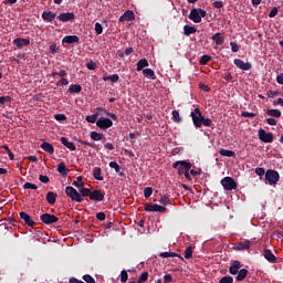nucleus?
<instances>
[{"label": "nucleus", "instance_id": "f257e3e1", "mask_svg": "<svg viewBox=\"0 0 283 283\" xmlns=\"http://www.w3.org/2000/svg\"><path fill=\"white\" fill-rule=\"evenodd\" d=\"M191 167L192 165L188 160H178L172 164V169H177V174L179 176H182L185 172L190 171Z\"/></svg>", "mask_w": 283, "mask_h": 283}, {"label": "nucleus", "instance_id": "f03ea898", "mask_svg": "<svg viewBox=\"0 0 283 283\" xmlns=\"http://www.w3.org/2000/svg\"><path fill=\"white\" fill-rule=\"evenodd\" d=\"M277 182H280V172L274 169H268L265 171V185L273 187L277 185Z\"/></svg>", "mask_w": 283, "mask_h": 283}, {"label": "nucleus", "instance_id": "7ed1b4c3", "mask_svg": "<svg viewBox=\"0 0 283 283\" xmlns=\"http://www.w3.org/2000/svg\"><path fill=\"white\" fill-rule=\"evenodd\" d=\"M205 17H207V11H205V9L193 8L189 13L188 19L193 21V23H200Z\"/></svg>", "mask_w": 283, "mask_h": 283}, {"label": "nucleus", "instance_id": "20e7f679", "mask_svg": "<svg viewBox=\"0 0 283 283\" xmlns=\"http://www.w3.org/2000/svg\"><path fill=\"white\" fill-rule=\"evenodd\" d=\"M192 123L197 129H200L202 127V123L205 122V116H202V112L199 107H196L193 112L190 114Z\"/></svg>", "mask_w": 283, "mask_h": 283}, {"label": "nucleus", "instance_id": "39448f33", "mask_svg": "<svg viewBox=\"0 0 283 283\" xmlns=\"http://www.w3.org/2000/svg\"><path fill=\"white\" fill-rule=\"evenodd\" d=\"M65 193L67 198H71L73 202H83V196L72 186L65 188Z\"/></svg>", "mask_w": 283, "mask_h": 283}, {"label": "nucleus", "instance_id": "423d86ee", "mask_svg": "<svg viewBox=\"0 0 283 283\" xmlns=\"http://www.w3.org/2000/svg\"><path fill=\"white\" fill-rule=\"evenodd\" d=\"M221 186L226 191H233V189H238V184L231 177H224L221 179Z\"/></svg>", "mask_w": 283, "mask_h": 283}, {"label": "nucleus", "instance_id": "0eeeda50", "mask_svg": "<svg viewBox=\"0 0 283 283\" xmlns=\"http://www.w3.org/2000/svg\"><path fill=\"white\" fill-rule=\"evenodd\" d=\"M144 210L148 212L167 213V208L158 203H144Z\"/></svg>", "mask_w": 283, "mask_h": 283}, {"label": "nucleus", "instance_id": "6e6552de", "mask_svg": "<svg viewBox=\"0 0 283 283\" xmlns=\"http://www.w3.org/2000/svg\"><path fill=\"white\" fill-rule=\"evenodd\" d=\"M259 139L262 143H273V133H266L264 128L259 129Z\"/></svg>", "mask_w": 283, "mask_h": 283}, {"label": "nucleus", "instance_id": "1a4fd4ad", "mask_svg": "<svg viewBox=\"0 0 283 283\" xmlns=\"http://www.w3.org/2000/svg\"><path fill=\"white\" fill-rule=\"evenodd\" d=\"M112 125H114V122H112V119H109L107 117H101L96 122V126L99 127V129H109V127H112Z\"/></svg>", "mask_w": 283, "mask_h": 283}, {"label": "nucleus", "instance_id": "9d476101", "mask_svg": "<svg viewBox=\"0 0 283 283\" xmlns=\"http://www.w3.org/2000/svg\"><path fill=\"white\" fill-rule=\"evenodd\" d=\"M234 65L239 67V70H242L243 72H249L253 67L251 63L244 62L241 59H234L233 61Z\"/></svg>", "mask_w": 283, "mask_h": 283}, {"label": "nucleus", "instance_id": "9b49d317", "mask_svg": "<svg viewBox=\"0 0 283 283\" xmlns=\"http://www.w3.org/2000/svg\"><path fill=\"white\" fill-rule=\"evenodd\" d=\"M40 220L44 224H54V222H56L59 219L54 214L43 213V214H41Z\"/></svg>", "mask_w": 283, "mask_h": 283}, {"label": "nucleus", "instance_id": "f8f14e48", "mask_svg": "<svg viewBox=\"0 0 283 283\" xmlns=\"http://www.w3.org/2000/svg\"><path fill=\"white\" fill-rule=\"evenodd\" d=\"M90 200H95L96 202H103L105 200V192L101 190L91 191Z\"/></svg>", "mask_w": 283, "mask_h": 283}, {"label": "nucleus", "instance_id": "ddd939ff", "mask_svg": "<svg viewBox=\"0 0 283 283\" xmlns=\"http://www.w3.org/2000/svg\"><path fill=\"white\" fill-rule=\"evenodd\" d=\"M59 21L62 23H67V21H74L75 15L73 12H63L57 15Z\"/></svg>", "mask_w": 283, "mask_h": 283}, {"label": "nucleus", "instance_id": "4468645a", "mask_svg": "<svg viewBox=\"0 0 283 283\" xmlns=\"http://www.w3.org/2000/svg\"><path fill=\"white\" fill-rule=\"evenodd\" d=\"M20 218L21 220H23V222L28 226V227H34V224H36L34 222V220L32 219V217H30V214H28V212H20Z\"/></svg>", "mask_w": 283, "mask_h": 283}, {"label": "nucleus", "instance_id": "2eb2a0df", "mask_svg": "<svg viewBox=\"0 0 283 283\" xmlns=\"http://www.w3.org/2000/svg\"><path fill=\"white\" fill-rule=\"evenodd\" d=\"M134 19H136L134 11L128 10V11L124 12L123 15L119 17L118 21H119V23H123V21H134Z\"/></svg>", "mask_w": 283, "mask_h": 283}, {"label": "nucleus", "instance_id": "dca6fc26", "mask_svg": "<svg viewBox=\"0 0 283 283\" xmlns=\"http://www.w3.org/2000/svg\"><path fill=\"white\" fill-rule=\"evenodd\" d=\"M263 256L265 258V260H268V262H271V264H275V262H277V258L270 249H265L263 251Z\"/></svg>", "mask_w": 283, "mask_h": 283}, {"label": "nucleus", "instance_id": "f3484780", "mask_svg": "<svg viewBox=\"0 0 283 283\" xmlns=\"http://www.w3.org/2000/svg\"><path fill=\"white\" fill-rule=\"evenodd\" d=\"M42 19H43V21H46V23H52V21H54V19H56V13H54L52 11H43Z\"/></svg>", "mask_w": 283, "mask_h": 283}, {"label": "nucleus", "instance_id": "a211bd4d", "mask_svg": "<svg viewBox=\"0 0 283 283\" xmlns=\"http://www.w3.org/2000/svg\"><path fill=\"white\" fill-rule=\"evenodd\" d=\"M13 45H17L19 49L28 46L30 45V39L17 38L13 40Z\"/></svg>", "mask_w": 283, "mask_h": 283}, {"label": "nucleus", "instance_id": "6ab92c4d", "mask_svg": "<svg viewBox=\"0 0 283 283\" xmlns=\"http://www.w3.org/2000/svg\"><path fill=\"white\" fill-rule=\"evenodd\" d=\"M81 41V38L77 35H66L63 38L62 43H67L69 45H72L73 43H78Z\"/></svg>", "mask_w": 283, "mask_h": 283}, {"label": "nucleus", "instance_id": "aec40b11", "mask_svg": "<svg viewBox=\"0 0 283 283\" xmlns=\"http://www.w3.org/2000/svg\"><path fill=\"white\" fill-rule=\"evenodd\" d=\"M61 143L71 151H76V145L67 139V137H61Z\"/></svg>", "mask_w": 283, "mask_h": 283}, {"label": "nucleus", "instance_id": "412c9836", "mask_svg": "<svg viewBox=\"0 0 283 283\" xmlns=\"http://www.w3.org/2000/svg\"><path fill=\"white\" fill-rule=\"evenodd\" d=\"M251 248V241L245 240L243 242H239L233 249L234 251H244Z\"/></svg>", "mask_w": 283, "mask_h": 283}, {"label": "nucleus", "instance_id": "4be33fe9", "mask_svg": "<svg viewBox=\"0 0 283 283\" xmlns=\"http://www.w3.org/2000/svg\"><path fill=\"white\" fill-rule=\"evenodd\" d=\"M90 137L95 142L102 140V143H105L107 140L104 134L94 130L90 133Z\"/></svg>", "mask_w": 283, "mask_h": 283}, {"label": "nucleus", "instance_id": "5701e85b", "mask_svg": "<svg viewBox=\"0 0 283 283\" xmlns=\"http://www.w3.org/2000/svg\"><path fill=\"white\" fill-rule=\"evenodd\" d=\"M196 32H198V29L196 27H191L189 24L184 25L185 36H191V34H196Z\"/></svg>", "mask_w": 283, "mask_h": 283}, {"label": "nucleus", "instance_id": "b1692460", "mask_svg": "<svg viewBox=\"0 0 283 283\" xmlns=\"http://www.w3.org/2000/svg\"><path fill=\"white\" fill-rule=\"evenodd\" d=\"M56 198H59V195L54 191H49L46 193V201L49 205H56Z\"/></svg>", "mask_w": 283, "mask_h": 283}, {"label": "nucleus", "instance_id": "393cba45", "mask_svg": "<svg viewBox=\"0 0 283 283\" xmlns=\"http://www.w3.org/2000/svg\"><path fill=\"white\" fill-rule=\"evenodd\" d=\"M41 149H43V151H46V154H54V146H52V144L48 143V142H43L40 145Z\"/></svg>", "mask_w": 283, "mask_h": 283}, {"label": "nucleus", "instance_id": "a878e982", "mask_svg": "<svg viewBox=\"0 0 283 283\" xmlns=\"http://www.w3.org/2000/svg\"><path fill=\"white\" fill-rule=\"evenodd\" d=\"M249 275V270L242 269L237 273V282H243V280H247V276Z\"/></svg>", "mask_w": 283, "mask_h": 283}, {"label": "nucleus", "instance_id": "bb28decb", "mask_svg": "<svg viewBox=\"0 0 283 283\" xmlns=\"http://www.w3.org/2000/svg\"><path fill=\"white\" fill-rule=\"evenodd\" d=\"M81 92H83V86L80 84H71L69 87L70 94H81Z\"/></svg>", "mask_w": 283, "mask_h": 283}, {"label": "nucleus", "instance_id": "cd10ccee", "mask_svg": "<svg viewBox=\"0 0 283 283\" xmlns=\"http://www.w3.org/2000/svg\"><path fill=\"white\" fill-rule=\"evenodd\" d=\"M108 166L111 167V169H115V171H116V174H118V176H120V177L125 176V174H123V171H122L123 168L120 167V165H118V163L111 161L108 164Z\"/></svg>", "mask_w": 283, "mask_h": 283}, {"label": "nucleus", "instance_id": "c85d7f7f", "mask_svg": "<svg viewBox=\"0 0 283 283\" xmlns=\"http://www.w3.org/2000/svg\"><path fill=\"white\" fill-rule=\"evenodd\" d=\"M102 175H103V169H101V167L93 168V177L95 178V180L103 181L104 178L102 177Z\"/></svg>", "mask_w": 283, "mask_h": 283}, {"label": "nucleus", "instance_id": "c756f323", "mask_svg": "<svg viewBox=\"0 0 283 283\" xmlns=\"http://www.w3.org/2000/svg\"><path fill=\"white\" fill-rule=\"evenodd\" d=\"M211 40L216 42V45H223L224 38L220 33H216L211 36Z\"/></svg>", "mask_w": 283, "mask_h": 283}, {"label": "nucleus", "instance_id": "7c9ffc66", "mask_svg": "<svg viewBox=\"0 0 283 283\" xmlns=\"http://www.w3.org/2000/svg\"><path fill=\"white\" fill-rule=\"evenodd\" d=\"M144 67H149V62L147 59H142L137 62V72H143Z\"/></svg>", "mask_w": 283, "mask_h": 283}, {"label": "nucleus", "instance_id": "2f4dec72", "mask_svg": "<svg viewBox=\"0 0 283 283\" xmlns=\"http://www.w3.org/2000/svg\"><path fill=\"white\" fill-rule=\"evenodd\" d=\"M57 171L59 174H61L62 176H67V172L70 171V169H67V167L65 166V163L61 161L57 165Z\"/></svg>", "mask_w": 283, "mask_h": 283}, {"label": "nucleus", "instance_id": "473e14b6", "mask_svg": "<svg viewBox=\"0 0 283 283\" xmlns=\"http://www.w3.org/2000/svg\"><path fill=\"white\" fill-rule=\"evenodd\" d=\"M220 156H226L227 158H235V151L229 149H220Z\"/></svg>", "mask_w": 283, "mask_h": 283}, {"label": "nucleus", "instance_id": "72a5a7b5", "mask_svg": "<svg viewBox=\"0 0 283 283\" xmlns=\"http://www.w3.org/2000/svg\"><path fill=\"white\" fill-rule=\"evenodd\" d=\"M91 195L92 190L90 188H85V186L80 188V196H82V198H91Z\"/></svg>", "mask_w": 283, "mask_h": 283}, {"label": "nucleus", "instance_id": "f704fd0d", "mask_svg": "<svg viewBox=\"0 0 283 283\" xmlns=\"http://www.w3.org/2000/svg\"><path fill=\"white\" fill-rule=\"evenodd\" d=\"M266 114L273 118H280V116H282V112H280V109H268Z\"/></svg>", "mask_w": 283, "mask_h": 283}, {"label": "nucleus", "instance_id": "c9c22d12", "mask_svg": "<svg viewBox=\"0 0 283 283\" xmlns=\"http://www.w3.org/2000/svg\"><path fill=\"white\" fill-rule=\"evenodd\" d=\"M81 145H86L87 147H92L96 151H101V146L96 145L95 143H90L85 140H80Z\"/></svg>", "mask_w": 283, "mask_h": 283}, {"label": "nucleus", "instance_id": "e433bc0d", "mask_svg": "<svg viewBox=\"0 0 283 283\" xmlns=\"http://www.w3.org/2000/svg\"><path fill=\"white\" fill-rule=\"evenodd\" d=\"M159 256L160 258H181L180 254L176 252H161Z\"/></svg>", "mask_w": 283, "mask_h": 283}, {"label": "nucleus", "instance_id": "4c0bfd02", "mask_svg": "<svg viewBox=\"0 0 283 283\" xmlns=\"http://www.w3.org/2000/svg\"><path fill=\"white\" fill-rule=\"evenodd\" d=\"M185 258H186V260H191V258H193V248L192 247L186 248Z\"/></svg>", "mask_w": 283, "mask_h": 283}, {"label": "nucleus", "instance_id": "58836bf2", "mask_svg": "<svg viewBox=\"0 0 283 283\" xmlns=\"http://www.w3.org/2000/svg\"><path fill=\"white\" fill-rule=\"evenodd\" d=\"M77 181H73V187L81 189V187H85V182H83V177L78 176L76 178Z\"/></svg>", "mask_w": 283, "mask_h": 283}, {"label": "nucleus", "instance_id": "ea45409f", "mask_svg": "<svg viewBox=\"0 0 283 283\" xmlns=\"http://www.w3.org/2000/svg\"><path fill=\"white\" fill-rule=\"evenodd\" d=\"M144 76H150V78H154L156 76V72L151 69H144L143 70Z\"/></svg>", "mask_w": 283, "mask_h": 283}, {"label": "nucleus", "instance_id": "a19ab883", "mask_svg": "<svg viewBox=\"0 0 283 283\" xmlns=\"http://www.w3.org/2000/svg\"><path fill=\"white\" fill-rule=\"evenodd\" d=\"M56 87H63L64 85H70V81L65 77H62L55 83Z\"/></svg>", "mask_w": 283, "mask_h": 283}, {"label": "nucleus", "instance_id": "79ce46f5", "mask_svg": "<svg viewBox=\"0 0 283 283\" xmlns=\"http://www.w3.org/2000/svg\"><path fill=\"white\" fill-rule=\"evenodd\" d=\"M148 277H149V273L148 272H144V273L140 274V276H139L137 282L138 283H145V282H147Z\"/></svg>", "mask_w": 283, "mask_h": 283}, {"label": "nucleus", "instance_id": "37998d69", "mask_svg": "<svg viewBox=\"0 0 283 283\" xmlns=\"http://www.w3.org/2000/svg\"><path fill=\"white\" fill-rule=\"evenodd\" d=\"M151 193H154V189H151V187H146L144 189V198H151Z\"/></svg>", "mask_w": 283, "mask_h": 283}, {"label": "nucleus", "instance_id": "c03bdc74", "mask_svg": "<svg viewBox=\"0 0 283 283\" xmlns=\"http://www.w3.org/2000/svg\"><path fill=\"white\" fill-rule=\"evenodd\" d=\"M2 149H6L10 160H14V153H12V150L10 149V147H8V145H3Z\"/></svg>", "mask_w": 283, "mask_h": 283}, {"label": "nucleus", "instance_id": "a18cd8bd", "mask_svg": "<svg viewBox=\"0 0 283 283\" xmlns=\"http://www.w3.org/2000/svg\"><path fill=\"white\" fill-rule=\"evenodd\" d=\"M209 61H211V55H202L201 60H200V65H207V63H209Z\"/></svg>", "mask_w": 283, "mask_h": 283}, {"label": "nucleus", "instance_id": "49530a36", "mask_svg": "<svg viewBox=\"0 0 283 283\" xmlns=\"http://www.w3.org/2000/svg\"><path fill=\"white\" fill-rule=\"evenodd\" d=\"M95 34L97 35L103 34V24H101V22L95 23Z\"/></svg>", "mask_w": 283, "mask_h": 283}, {"label": "nucleus", "instance_id": "de8ad7c7", "mask_svg": "<svg viewBox=\"0 0 283 283\" xmlns=\"http://www.w3.org/2000/svg\"><path fill=\"white\" fill-rule=\"evenodd\" d=\"M172 119L175 123H180V120H182V118H180V112L172 111Z\"/></svg>", "mask_w": 283, "mask_h": 283}, {"label": "nucleus", "instance_id": "09e8293b", "mask_svg": "<svg viewBox=\"0 0 283 283\" xmlns=\"http://www.w3.org/2000/svg\"><path fill=\"white\" fill-rule=\"evenodd\" d=\"M52 76H60L62 78H65V76H67V71L61 70L60 72H52Z\"/></svg>", "mask_w": 283, "mask_h": 283}, {"label": "nucleus", "instance_id": "8fccbe9b", "mask_svg": "<svg viewBox=\"0 0 283 283\" xmlns=\"http://www.w3.org/2000/svg\"><path fill=\"white\" fill-rule=\"evenodd\" d=\"M128 279H129V274H127V271L123 270L120 272V282L125 283V282H127Z\"/></svg>", "mask_w": 283, "mask_h": 283}, {"label": "nucleus", "instance_id": "3c124183", "mask_svg": "<svg viewBox=\"0 0 283 283\" xmlns=\"http://www.w3.org/2000/svg\"><path fill=\"white\" fill-rule=\"evenodd\" d=\"M96 118H98V114H93V115H88L86 116V122L87 123H96Z\"/></svg>", "mask_w": 283, "mask_h": 283}, {"label": "nucleus", "instance_id": "603ef678", "mask_svg": "<svg viewBox=\"0 0 283 283\" xmlns=\"http://www.w3.org/2000/svg\"><path fill=\"white\" fill-rule=\"evenodd\" d=\"M83 280L86 283H96V280H94V277H92V275H90V274L83 275Z\"/></svg>", "mask_w": 283, "mask_h": 283}, {"label": "nucleus", "instance_id": "864d4df0", "mask_svg": "<svg viewBox=\"0 0 283 283\" xmlns=\"http://www.w3.org/2000/svg\"><path fill=\"white\" fill-rule=\"evenodd\" d=\"M202 125H203L205 127H212V126H213V120H211V118H205V117H203Z\"/></svg>", "mask_w": 283, "mask_h": 283}, {"label": "nucleus", "instance_id": "5fc2aeb1", "mask_svg": "<svg viewBox=\"0 0 283 283\" xmlns=\"http://www.w3.org/2000/svg\"><path fill=\"white\" fill-rule=\"evenodd\" d=\"M255 174H256V176H260V177L266 176V172H265L264 168H262V167H256Z\"/></svg>", "mask_w": 283, "mask_h": 283}, {"label": "nucleus", "instance_id": "6e6d98bb", "mask_svg": "<svg viewBox=\"0 0 283 283\" xmlns=\"http://www.w3.org/2000/svg\"><path fill=\"white\" fill-rule=\"evenodd\" d=\"M219 283H233L232 276H223L220 279Z\"/></svg>", "mask_w": 283, "mask_h": 283}, {"label": "nucleus", "instance_id": "4d7b16f0", "mask_svg": "<svg viewBox=\"0 0 283 283\" xmlns=\"http://www.w3.org/2000/svg\"><path fill=\"white\" fill-rule=\"evenodd\" d=\"M159 202H160L161 205H165V206L169 205V202H170L169 196H167V195L163 196V197L160 198Z\"/></svg>", "mask_w": 283, "mask_h": 283}, {"label": "nucleus", "instance_id": "13d9d810", "mask_svg": "<svg viewBox=\"0 0 283 283\" xmlns=\"http://www.w3.org/2000/svg\"><path fill=\"white\" fill-rule=\"evenodd\" d=\"M39 180H40V182H43L44 185H48V182H50V177H48L45 175H40Z\"/></svg>", "mask_w": 283, "mask_h": 283}, {"label": "nucleus", "instance_id": "bf43d9fd", "mask_svg": "<svg viewBox=\"0 0 283 283\" xmlns=\"http://www.w3.org/2000/svg\"><path fill=\"white\" fill-rule=\"evenodd\" d=\"M230 48L232 52H240V45H238L235 42H230Z\"/></svg>", "mask_w": 283, "mask_h": 283}, {"label": "nucleus", "instance_id": "052dcab7", "mask_svg": "<svg viewBox=\"0 0 283 283\" xmlns=\"http://www.w3.org/2000/svg\"><path fill=\"white\" fill-rule=\"evenodd\" d=\"M23 187L24 189H39V187L32 182H25Z\"/></svg>", "mask_w": 283, "mask_h": 283}, {"label": "nucleus", "instance_id": "680f3d73", "mask_svg": "<svg viewBox=\"0 0 283 283\" xmlns=\"http://www.w3.org/2000/svg\"><path fill=\"white\" fill-rule=\"evenodd\" d=\"M55 120H67V117L65 114H55L54 115Z\"/></svg>", "mask_w": 283, "mask_h": 283}, {"label": "nucleus", "instance_id": "e2e57ef3", "mask_svg": "<svg viewBox=\"0 0 283 283\" xmlns=\"http://www.w3.org/2000/svg\"><path fill=\"white\" fill-rule=\"evenodd\" d=\"M8 101H12V97H10V96H1L0 97V106L1 105H6V102H8Z\"/></svg>", "mask_w": 283, "mask_h": 283}, {"label": "nucleus", "instance_id": "0e129e2a", "mask_svg": "<svg viewBox=\"0 0 283 283\" xmlns=\"http://www.w3.org/2000/svg\"><path fill=\"white\" fill-rule=\"evenodd\" d=\"M270 19H273L274 17H277V8L274 7L269 13Z\"/></svg>", "mask_w": 283, "mask_h": 283}, {"label": "nucleus", "instance_id": "69168bd1", "mask_svg": "<svg viewBox=\"0 0 283 283\" xmlns=\"http://www.w3.org/2000/svg\"><path fill=\"white\" fill-rule=\"evenodd\" d=\"M87 70H96V63L91 61L86 64Z\"/></svg>", "mask_w": 283, "mask_h": 283}, {"label": "nucleus", "instance_id": "338daca9", "mask_svg": "<svg viewBox=\"0 0 283 283\" xmlns=\"http://www.w3.org/2000/svg\"><path fill=\"white\" fill-rule=\"evenodd\" d=\"M106 216L105 212H98L96 214V219L99 220L101 222H103V220H105Z\"/></svg>", "mask_w": 283, "mask_h": 283}, {"label": "nucleus", "instance_id": "774afa93", "mask_svg": "<svg viewBox=\"0 0 283 283\" xmlns=\"http://www.w3.org/2000/svg\"><path fill=\"white\" fill-rule=\"evenodd\" d=\"M69 283H85V282H83V281H81V280H78V279H76V277H71V279L69 280Z\"/></svg>", "mask_w": 283, "mask_h": 283}]
</instances>
